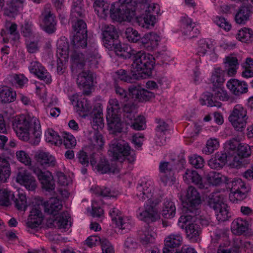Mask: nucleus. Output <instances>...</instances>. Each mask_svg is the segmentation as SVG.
<instances>
[{
	"label": "nucleus",
	"mask_w": 253,
	"mask_h": 253,
	"mask_svg": "<svg viewBox=\"0 0 253 253\" xmlns=\"http://www.w3.org/2000/svg\"><path fill=\"white\" fill-rule=\"evenodd\" d=\"M135 1L133 0H119L109 3L104 0H95L93 7L96 14L104 19L108 15L117 22L130 21L135 15Z\"/></svg>",
	"instance_id": "1"
},
{
	"label": "nucleus",
	"mask_w": 253,
	"mask_h": 253,
	"mask_svg": "<svg viewBox=\"0 0 253 253\" xmlns=\"http://www.w3.org/2000/svg\"><path fill=\"white\" fill-rule=\"evenodd\" d=\"M136 195L139 200L147 199L144 205V210L141 211L139 209L138 211V218L145 222H154L160 219V216L157 208L159 201L154 192V182L151 180L142 182L137 187Z\"/></svg>",
	"instance_id": "2"
},
{
	"label": "nucleus",
	"mask_w": 253,
	"mask_h": 253,
	"mask_svg": "<svg viewBox=\"0 0 253 253\" xmlns=\"http://www.w3.org/2000/svg\"><path fill=\"white\" fill-rule=\"evenodd\" d=\"M12 127L20 140H29L35 145L40 142L42 131L40 121L36 118L24 115L16 116L13 120Z\"/></svg>",
	"instance_id": "3"
},
{
	"label": "nucleus",
	"mask_w": 253,
	"mask_h": 253,
	"mask_svg": "<svg viewBox=\"0 0 253 253\" xmlns=\"http://www.w3.org/2000/svg\"><path fill=\"white\" fill-rule=\"evenodd\" d=\"M77 49L74 48L73 50L69 49L67 42L62 40L58 42L57 53L64 59L68 58L70 54L72 60L71 68L73 73H77L82 70L85 64H87L91 67H96L100 56L96 48H93L88 52L85 60L84 59L83 55L77 50Z\"/></svg>",
	"instance_id": "4"
},
{
	"label": "nucleus",
	"mask_w": 253,
	"mask_h": 253,
	"mask_svg": "<svg viewBox=\"0 0 253 253\" xmlns=\"http://www.w3.org/2000/svg\"><path fill=\"white\" fill-rule=\"evenodd\" d=\"M155 64L153 55L143 51H137L133 57L131 71L134 78L138 79L149 76Z\"/></svg>",
	"instance_id": "5"
},
{
	"label": "nucleus",
	"mask_w": 253,
	"mask_h": 253,
	"mask_svg": "<svg viewBox=\"0 0 253 253\" xmlns=\"http://www.w3.org/2000/svg\"><path fill=\"white\" fill-rule=\"evenodd\" d=\"M121 107L116 99H111L107 108L106 119L109 130L111 133L121 132L124 124L120 119Z\"/></svg>",
	"instance_id": "6"
},
{
	"label": "nucleus",
	"mask_w": 253,
	"mask_h": 253,
	"mask_svg": "<svg viewBox=\"0 0 253 253\" xmlns=\"http://www.w3.org/2000/svg\"><path fill=\"white\" fill-rule=\"evenodd\" d=\"M109 151L114 159L122 162L126 160L132 163L135 160V153L128 144L124 140H114L110 145Z\"/></svg>",
	"instance_id": "7"
},
{
	"label": "nucleus",
	"mask_w": 253,
	"mask_h": 253,
	"mask_svg": "<svg viewBox=\"0 0 253 253\" xmlns=\"http://www.w3.org/2000/svg\"><path fill=\"white\" fill-rule=\"evenodd\" d=\"M197 214H183L178 219V224L181 228L185 226V231L187 237L192 241H196L201 232V228L199 224L200 219L196 217Z\"/></svg>",
	"instance_id": "8"
},
{
	"label": "nucleus",
	"mask_w": 253,
	"mask_h": 253,
	"mask_svg": "<svg viewBox=\"0 0 253 253\" xmlns=\"http://www.w3.org/2000/svg\"><path fill=\"white\" fill-rule=\"evenodd\" d=\"M201 204V198L199 193L195 187L189 186L186 194L185 205L182 209L183 214H199Z\"/></svg>",
	"instance_id": "9"
},
{
	"label": "nucleus",
	"mask_w": 253,
	"mask_h": 253,
	"mask_svg": "<svg viewBox=\"0 0 253 253\" xmlns=\"http://www.w3.org/2000/svg\"><path fill=\"white\" fill-rule=\"evenodd\" d=\"M229 122L238 131H242L247 124V110L242 105L237 104L233 108L229 118Z\"/></svg>",
	"instance_id": "10"
},
{
	"label": "nucleus",
	"mask_w": 253,
	"mask_h": 253,
	"mask_svg": "<svg viewBox=\"0 0 253 253\" xmlns=\"http://www.w3.org/2000/svg\"><path fill=\"white\" fill-rule=\"evenodd\" d=\"M209 205L215 211L216 218L218 221H224L228 219V207L223 202L222 195L218 193L212 194L210 198Z\"/></svg>",
	"instance_id": "11"
},
{
	"label": "nucleus",
	"mask_w": 253,
	"mask_h": 253,
	"mask_svg": "<svg viewBox=\"0 0 253 253\" xmlns=\"http://www.w3.org/2000/svg\"><path fill=\"white\" fill-rule=\"evenodd\" d=\"M76 33L73 37L72 43L73 48L84 47L87 44L86 25L82 20H79L73 25Z\"/></svg>",
	"instance_id": "12"
},
{
	"label": "nucleus",
	"mask_w": 253,
	"mask_h": 253,
	"mask_svg": "<svg viewBox=\"0 0 253 253\" xmlns=\"http://www.w3.org/2000/svg\"><path fill=\"white\" fill-rule=\"evenodd\" d=\"M232 190L229 195L230 201L237 203L246 198L250 190L249 187L240 178H235L232 182Z\"/></svg>",
	"instance_id": "13"
},
{
	"label": "nucleus",
	"mask_w": 253,
	"mask_h": 253,
	"mask_svg": "<svg viewBox=\"0 0 253 253\" xmlns=\"http://www.w3.org/2000/svg\"><path fill=\"white\" fill-rule=\"evenodd\" d=\"M16 181L29 191L35 190L37 186L35 177L25 169H21L19 170Z\"/></svg>",
	"instance_id": "14"
},
{
	"label": "nucleus",
	"mask_w": 253,
	"mask_h": 253,
	"mask_svg": "<svg viewBox=\"0 0 253 253\" xmlns=\"http://www.w3.org/2000/svg\"><path fill=\"white\" fill-rule=\"evenodd\" d=\"M101 30L104 46L108 49H112L115 44L114 40L118 37L116 29L113 25L104 24L102 25Z\"/></svg>",
	"instance_id": "15"
},
{
	"label": "nucleus",
	"mask_w": 253,
	"mask_h": 253,
	"mask_svg": "<svg viewBox=\"0 0 253 253\" xmlns=\"http://www.w3.org/2000/svg\"><path fill=\"white\" fill-rule=\"evenodd\" d=\"M96 155L92 154L90 157V163L97 171L101 173H106L109 172L115 173L118 171V169L113 164L110 165L108 161L104 158L100 159L98 163L96 165Z\"/></svg>",
	"instance_id": "16"
},
{
	"label": "nucleus",
	"mask_w": 253,
	"mask_h": 253,
	"mask_svg": "<svg viewBox=\"0 0 253 253\" xmlns=\"http://www.w3.org/2000/svg\"><path fill=\"white\" fill-rule=\"evenodd\" d=\"M171 165L166 162H161L159 165L160 177L161 182L164 185H170L173 184L175 180L172 172Z\"/></svg>",
	"instance_id": "17"
},
{
	"label": "nucleus",
	"mask_w": 253,
	"mask_h": 253,
	"mask_svg": "<svg viewBox=\"0 0 253 253\" xmlns=\"http://www.w3.org/2000/svg\"><path fill=\"white\" fill-rule=\"evenodd\" d=\"M33 172L38 177L42 187L49 191L54 189L55 183L52 173L49 171H42L39 169L33 168Z\"/></svg>",
	"instance_id": "18"
},
{
	"label": "nucleus",
	"mask_w": 253,
	"mask_h": 253,
	"mask_svg": "<svg viewBox=\"0 0 253 253\" xmlns=\"http://www.w3.org/2000/svg\"><path fill=\"white\" fill-rule=\"evenodd\" d=\"M79 86L83 89V93L88 95L91 92L93 84V76L88 71H83L79 73L77 79Z\"/></svg>",
	"instance_id": "19"
},
{
	"label": "nucleus",
	"mask_w": 253,
	"mask_h": 253,
	"mask_svg": "<svg viewBox=\"0 0 253 253\" xmlns=\"http://www.w3.org/2000/svg\"><path fill=\"white\" fill-rule=\"evenodd\" d=\"M226 86L230 92L236 96L246 93L248 91V85L246 82L236 79H231L226 83Z\"/></svg>",
	"instance_id": "20"
},
{
	"label": "nucleus",
	"mask_w": 253,
	"mask_h": 253,
	"mask_svg": "<svg viewBox=\"0 0 253 253\" xmlns=\"http://www.w3.org/2000/svg\"><path fill=\"white\" fill-rule=\"evenodd\" d=\"M183 180L187 184L194 183L200 189L208 188V184L203 182L201 176L195 170L187 169L183 175Z\"/></svg>",
	"instance_id": "21"
},
{
	"label": "nucleus",
	"mask_w": 253,
	"mask_h": 253,
	"mask_svg": "<svg viewBox=\"0 0 253 253\" xmlns=\"http://www.w3.org/2000/svg\"><path fill=\"white\" fill-rule=\"evenodd\" d=\"M225 70L229 77H234L237 73L239 63L235 54H230L225 57L224 62Z\"/></svg>",
	"instance_id": "22"
},
{
	"label": "nucleus",
	"mask_w": 253,
	"mask_h": 253,
	"mask_svg": "<svg viewBox=\"0 0 253 253\" xmlns=\"http://www.w3.org/2000/svg\"><path fill=\"white\" fill-rule=\"evenodd\" d=\"M37 163L43 167H53L56 165V160L49 152L38 151L35 155Z\"/></svg>",
	"instance_id": "23"
},
{
	"label": "nucleus",
	"mask_w": 253,
	"mask_h": 253,
	"mask_svg": "<svg viewBox=\"0 0 253 253\" xmlns=\"http://www.w3.org/2000/svg\"><path fill=\"white\" fill-rule=\"evenodd\" d=\"M241 144L240 142L235 138L230 140L226 143V148L228 153V159L229 160H233V167L238 168L240 157L239 156H235L237 152L238 147Z\"/></svg>",
	"instance_id": "24"
},
{
	"label": "nucleus",
	"mask_w": 253,
	"mask_h": 253,
	"mask_svg": "<svg viewBox=\"0 0 253 253\" xmlns=\"http://www.w3.org/2000/svg\"><path fill=\"white\" fill-rule=\"evenodd\" d=\"M181 22L183 33L189 36V38L196 37L199 33V31L195 28V23L193 22L187 16H182L181 18Z\"/></svg>",
	"instance_id": "25"
},
{
	"label": "nucleus",
	"mask_w": 253,
	"mask_h": 253,
	"mask_svg": "<svg viewBox=\"0 0 253 253\" xmlns=\"http://www.w3.org/2000/svg\"><path fill=\"white\" fill-rule=\"evenodd\" d=\"M160 41V37L154 33L147 34L141 39V43L148 50H152L157 48Z\"/></svg>",
	"instance_id": "26"
},
{
	"label": "nucleus",
	"mask_w": 253,
	"mask_h": 253,
	"mask_svg": "<svg viewBox=\"0 0 253 253\" xmlns=\"http://www.w3.org/2000/svg\"><path fill=\"white\" fill-rule=\"evenodd\" d=\"M45 212L53 215H57L63 208L62 202L57 198H51L43 203Z\"/></svg>",
	"instance_id": "27"
},
{
	"label": "nucleus",
	"mask_w": 253,
	"mask_h": 253,
	"mask_svg": "<svg viewBox=\"0 0 253 253\" xmlns=\"http://www.w3.org/2000/svg\"><path fill=\"white\" fill-rule=\"evenodd\" d=\"M113 49H114L116 54L126 59L130 58L132 56L134 57L137 52L129 45L120 43H116Z\"/></svg>",
	"instance_id": "28"
},
{
	"label": "nucleus",
	"mask_w": 253,
	"mask_h": 253,
	"mask_svg": "<svg viewBox=\"0 0 253 253\" xmlns=\"http://www.w3.org/2000/svg\"><path fill=\"white\" fill-rule=\"evenodd\" d=\"M249 229V221L241 217L234 219L231 225V229L232 233L237 235L243 234L248 231Z\"/></svg>",
	"instance_id": "29"
},
{
	"label": "nucleus",
	"mask_w": 253,
	"mask_h": 253,
	"mask_svg": "<svg viewBox=\"0 0 253 253\" xmlns=\"http://www.w3.org/2000/svg\"><path fill=\"white\" fill-rule=\"evenodd\" d=\"M42 219L41 211L37 208H33L27 219V225L30 228H36L41 225Z\"/></svg>",
	"instance_id": "30"
},
{
	"label": "nucleus",
	"mask_w": 253,
	"mask_h": 253,
	"mask_svg": "<svg viewBox=\"0 0 253 253\" xmlns=\"http://www.w3.org/2000/svg\"><path fill=\"white\" fill-rule=\"evenodd\" d=\"M139 234L140 242L144 245L154 243L157 236L153 229L149 225L140 231Z\"/></svg>",
	"instance_id": "31"
},
{
	"label": "nucleus",
	"mask_w": 253,
	"mask_h": 253,
	"mask_svg": "<svg viewBox=\"0 0 253 253\" xmlns=\"http://www.w3.org/2000/svg\"><path fill=\"white\" fill-rule=\"evenodd\" d=\"M43 19L41 24L42 29L48 33H52L55 30L56 21L54 16L50 11L43 14Z\"/></svg>",
	"instance_id": "32"
},
{
	"label": "nucleus",
	"mask_w": 253,
	"mask_h": 253,
	"mask_svg": "<svg viewBox=\"0 0 253 253\" xmlns=\"http://www.w3.org/2000/svg\"><path fill=\"white\" fill-rule=\"evenodd\" d=\"M133 1H135L136 3L134 7L135 11H136V7L139 6L140 7L145 10V12L146 13L156 15V14H158L160 13V8L159 5L156 3L151 2L150 0H143L142 2L139 3H137L135 0H133Z\"/></svg>",
	"instance_id": "33"
},
{
	"label": "nucleus",
	"mask_w": 253,
	"mask_h": 253,
	"mask_svg": "<svg viewBox=\"0 0 253 253\" xmlns=\"http://www.w3.org/2000/svg\"><path fill=\"white\" fill-rule=\"evenodd\" d=\"M182 237L178 234H172L165 239V247L163 249L164 253H169L170 250L168 249L176 248L180 246L182 242Z\"/></svg>",
	"instance_id": "34"
},
{
	"label": "nucleus",
	"mask_w": 253,
	"mask_h": 253,
	"mask_svg": "<svg viewBox=\"0 0 253 253\" xmlns=\"http://www.w3.org/2000/svg\"><path fill=\"white\" fill-rule=\"evenodd\" d=\"M126 123L130 125L133 129L139 130L144 129L146 127V122L144 117L139 116L133 120V115L130 113L126 115Z\"/></svg>",
	"instance_id": "35"
},
{
	"label": "nucleus",
	"mask_w": 253,
	"mask_h": 253,
	"mask_svg": "<svg viewBox=\"0 0 253 253\" xmlns=\"http://www.w3.org/2000/svg\"><path fill=\"white\" fill-rule=\"evenodd\" d=\"M224 70L220 67L214 68L211 72L210 81L212 86L223 85L225 81Z\"/></svg>",
	"instance_id": "36"
},
{
	"label": "nucleus",
	"mask_w": 253,
	"mask_h": 253,
	"mask_svg": "<svg viewBox=\"0 0 253 253\" xmlns=\"http://www.w3.org/2000/svg\"><path fill=\"white\" fill-rule=\"evenodd\" d=\"M168 130V125L164 122H160L156 128V143L158 145H163L166 142V133Z\"/></svg>",
	"instance_id": "37"
},
{
	"label": "nucleus",
	"mask_w": 253,
	"mask_h": 253,
	"mask_svg": "<svg viewBox=\"0 0 253 253\" xmlns=\"http://www.w3.org/2000/svg\"><path fill=\"white\" fill-rule=\"evenodd\" d=\"M116 226L119 229L125 232L130 230L133 225V222L131 216L123 214L118 217L115 221Z\"/></svg>",
	"instance_id": "38"
},
{
	"label": "nucleus",
	"mask_w": 253,
	"mask_h": 253,
	"mask_svg": "<svg viewBox=\"0 0 253 253\" xmlns=\"http://www.w3.org/2000/svg\"><path fill=\"white\" fill-rule=\"evenodd\" d=\"M176 213V207L174 203L169 200H165L163 203L161 214L168 219L172 218Z\"/></svg>",
	"instance_id": "39"
},
{
	"label": "nucleus",
	"mask_w": 253,
	"mask_h": 253,
	"mask_svg": "<svg viewBox=\"0 0 253 253\" xmlns=\"http://www.w3.org/2000/svg\"><path fill=\"white\" fill-rule=\"evenodd\" d=\"M16 94L11 88L6 86H0V101L9 103L14 101Z\"/></svg>",
	"instance_id": "40"
},
{
	"label": "nucleus",
	"mask_w": 253,
	"mask_h": 253,
	"mask_svg": "<svg viewBox=\"0 0 253 253\" xmlns=\"http://www.w3.org/2000/svg\"><path fill=\"white\" fill-rule=\"evenodd\" d=\"M137 21L142 27L150 29L153 27L156 22V15L145 12L137 18Z\"/></svg>",
	"instance_id": "41"
},
{
	"label": "nucleus",
	"mask_w": 253,
	"mask_h": 253,
	"mask_svg": "<svg viewBox=\"0 0 253 253\" xmlns=\"http://www.w3.org/2000/svg\"><path fill=\"white\" fill-rule=\"evenodd\" d=\"M252 11L249 7L242 6L235 15V20L239 24H245L249 20Z\"/></svg>",
	"instance_id": "42"
},
{
	"label": "nucleus",
	"mask_w": 253,
	"mask_h": 253,
	"mask_svg": "<svg viewBox=\"0 0 253 253\" xmlns=\"http://www.w3.org/2000/svg\"><path fill=\"white\" fill-rule=\"evenodd\" d=\"M236 39L243 42H252L253 41V31L246 27L241 28L236 35Z\"/></svg>",
	"instance_id": "43"
},
{
	"label": "nucleus",
	"mask_w": 253,
	"mask_h": 253,
	"mask_svg": "<svg viewBox=\"0 0 253 253\" xmlns=\"http://www.w3.org/2000/svg\"><path fill=\"white\" fill-rule=\"evenodd\" d=\"M70 216L67 212H64L54 221V225L59 228L66 229L71 226Z\"/></svg>",
	"instance_id": "44"
},
{
	"label": "nucleus",
	"mask_w": 253,
	"mask_h": 253,
	"mask_svg": "<svg viewBox=\"0 0 253 253\" xmlns=\"http://www.w3.org/2000/svg\"><path fill=\"white\" fill-rule=\"evenodd\" d=\"M206 179L209 183L212 185H217L223 181H227L226 177L213 171L208 173Z\"/></svg>",
	"instance_id": "45"
},
{
	"label": "nucleus",
	"mask_w": 253,
	"mask_h": 253,
	"mask_svg": "<svg viewBox=\"0 0 253 253\" xmlns=\"http://www.w3.org/2000/svg\"><path fill=\"white\" fill-rule=\"evenodd\" d=\"M45 140L47 142L55 145H60L62 143L61 137L52 128H48L45 132Z\"/></svg>",
	"instance_id": "46"
},
{
	"label": "nucleus",
	"mask_w": 253,
	"mask_h": 253,
	"mask_svg": "<svg viewBox=\"0 0 253 253\" xmlns=\"http://www.w3.org/2000/svg\"><path fill=\"white\" fill-rule=\"evenodd\" d=\"M219 146L218 140L217 138H211L207 140L206 146L203 149V152L205 154L210 155L217 150Z\"/></svg>",
	"instance_id": "47"
},
{
	"label": "nucleus",
	"mask_w": 253,
	"mask_h": 253,
	"mask_svg": "<svg viewBox=\"0 0 253 253\" xmlns=\"http://www.w3.org/2000/svg\"><path fill=\"white\" fill-rule=\"evenodd\" d=\"M14 198V194L6 189L1 188L0 192V205L8 206L10 201Z\"/></svg>",
	"instance_id": "48"
},
{
	"label": "nucleus",
	"mask_w": 253,
	"mask_h": 253,
	"mask_svg": "<svg viewBox=\"0 0 253 253\" xmlns=\"http://www.w3.org/2000/svg\"><path fill=\"white\" fill-rule=\"evenodd\" d=\"M211 42L207 39H201L199 41L197 47V53L200 56H204L208 51L212 48Z\"/></svg>",
	"instance_id": "49"
},
{
	"label": "nucleus",
	"mask_w": 253,
	"mask_h": 253,
	"mask_svg": "<svg viewBox=\"0 0 253 253\" xmlns=\"http://www.w3.org/2000/svg\"><path fill=\"white\" fill-rule=\"evenodd\" d=\"M129 95L131 96L132 98H136L140 100L147 99V94L149 92L145 89L140 90L139 87L132 86L129 87Z\"/></svg>",
	"instance_id": "50"
},
{
	"label": "nucleus",
	"mask_w": 253,
	"mask_h": 253,
	"mask_svg": "<svg viewBox=\"0 0 253 253\" xmlns=\"http://www.w3.org/2000/svg\"><path fill=\"white\" fill-rule=\"evenodd\" d=\"M0 162L1 166L0 167V181L5 182L10 174L9 164L6 159Z\"/></svg>",
	"instance_id": "51"
},
{
	"label": "nucleus",
	"mask_w": 253,
	"mask_h": 253,
	"mask_svg": "<svg viewBox=\"0 0 253 253\" xmlns=\"http://www.w3.org/2000/svg\"><path fill=\"white\" fill-rule=\"evenodd\" d=\"M244 70L242 72V77L249 78L253 77V59L248 57L246 59L243 65Z\"/></svg>",
	"instance_id": "52"
},
{
	"label": "nucleus",
	"mask_w": 253,
	"mask_h": 253,
	"mask_svg": "<svg viewBox=\"0 0 253 253\" xmlns=\"http://www.w3.org/2000/svg\"><path fill=\"white\" fill-rule=\"evenodd\" d=\"M212 91L213 95L217 99L226 101L229 98L228 94L223 85L212 86Z\"/></svg>",
	"instance_id": "53"
},
{
	"label": "nucleus",
	"mask_w": 253,
	"mask_h": 253,
	"mask_svg": "<svg viewBox=\"0 0 253 253\" xmlns=\"http://www.w3.org/2000/svg\"><path fill=\"white\" fill-rule=\"evenodd\" d=\"M237 152L235 156H239L240 158L239 160V168L242 165V159L244 157H248L250 156V146L247 144H242L238 147Z\"/></svg>",
	"instance_id": "54"
},
{
	"label": "nucleus",
	"mask_w": 253,
	"mask_h": 253,
	"mask_svg": "<svg viewBox=\"0 0 253 253\" xmlns=\"http://www.w3.org/2000/svg\"><path fill=\"white\" fill-rule=\"evenodd\" d=\"M17 160L25 166H30L32 164V160L29 154L24 150H19L15 153Z\"/></svg>",
	"instance_id": "55"
},
{
	"label": "nucleus",
	"mask_w": 253,
	"mask_h": 253,
	"mask_svg": "<svg viewBox=\"0 0 253 253\" xmlns=\"http://www.w3.org/2000/svg\"><path fill=\"white\" fill-rule=\"evenodd\" d=\"M126 37L128 41L132 42H136L141 37L138 32L131 27L127 28L126 30Z\"/></svg>",
	"instance_id": "56"
},
{
	"label": "nucleus",
	"mask_w": 253,
	"mask_h": 253,
	"mask_svg": "<svg viewBox=\"0 0 253 253\" xmlns=\"http://www.w3.org/2000/svg\"><path fill=\"white\" fill-rule=\"evenodd\" d=\"M21 33L26 39H33L35 35L33 33L31 23L25 22L21 27Z\"/></svg>",
	"instance_id": "57"
},
{
	"label": "nucleus",
	"mask_w": 253,
	"mask_h": 253,
	"mask_svg": "<svg viewBox=\"0 0 253 253\" xmlns=\"http://www.w3.org/2000/svg\"><path fill=\"white\" fill-rule=\"evenodd\" d=\"M189 161L190 164L196 169H201L204 166V159L200 156L194 155L189 157Z\"/></svg>",
	"instance_id": "58"
},
{
	"label": "nucleus",
	"mask_w": 253,
	"mask_h": 253,
	"mask_svg": "<svg viewBox=\"0 0 253 253\" xmlns=\"http://www.w3.org/2000/svg\"><path fill=\"white\" fill-rule=\"evenodd\" d=\"M64 144L67 148L74 147L77 144L75 137L72 134L65 133L64 134Z\"/></svg>",
	"instance_id": "59"
},
{
	"label": "nucleus",
	"mask_w": 253,
	"mask_h": 253,
	"mask_svg": "<svg viewBox=\"0 0 253 253\" xmlns=\"http://www.w3.org/2000/svg\"><path fill=\"white\" fill-rule=\"evenodd\" d=\"M15 206L20 211H25L27 205V199L25 195L21 194L19 195L18 198L15 201Z\"/></svg>",
	"instance_id": "60"
},
{
	"label": "nucleus",
	"mask_w": 253,
	"mask_h": 253,
	"mask_svg": "<svg viewBox=\"0 0 253 253\" xmlns=\"http://www.w3.org/2000/svg\"><path fill=\"white\" fill-rule=\"evenodd\" d=\"M32 39H26V44L28 51L31 53L37 52L39 49L38 41L37 40L32 41Z\"/></svg>",
	"instance_id": "61"
},
{
	"label": "nucleus",
	"mask_w": 253,
	"mask_h": 253,
	"mask_svg": "<svg viewBox=\"0 0 253 253\" xmlns=\"http://www.w3.org/2000/svg\"><path fill=\"white\" fill-rule=\"evenodd\" d=\"M93 147L97 150H101L104 144V141L102 135L99 133H95L92 141Z\"/></svg>",
	"instance_id": "62"
},
{
	"label": "nucleus",
	"mask_w": 253,
	"mask_h": 253,
	"mask_svg": "<svg viewBox=\"0 0 253 253\" xmlns=\"http://www.w3.org/2000/svg\"><path fill=\"white\" fill-rule=\"evenodd\" d=\"M37 77L46 84H49L52 82L51 75L44 67L42 70L41 71V72L38 75Z\"/></svg>",
	"instance_id": "63"
},
{
	"label": "nucleus",
	"mask_w": 253,
	"mask_h": 253,
	"mask_svg": "<svg viewBox=\"0 0 253 253\" xmlns=\"http://www.w3.org/2000/svg\"><path fill=\"white\" fill-rule=\"evenodd\" d=\"M101 246L102 253H114V248L111 243L106 239H102Z\"/></svg>",
	"instance_id": "64"
}]
</instances>
